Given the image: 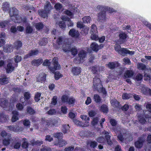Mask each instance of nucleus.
I'll return each mask as SVG.
<instances>
[{
    "label": "nucleus",
    "mask_w": 151,
    "mask_h": 151,
    "mask_svg": "<svg viewBox=\"0 0 151 151\" xmlns=\"http://www.w3.org/2000/svg\"><path fill=\"white\" fill-rule=\"evenodd\" d=\"M96 9L99 11H100L98 14V21L101 22H105L106 19V11L109 10L113 11V9H111L109 7L101 5H99L96 7Z\"/></svg>",
    "instance_id": "1"
},
{
    "label": "nucleus",
    "mask_w": 151,
    "mask_h": 151,
    "mask_svg": "<svg viewBox=\"0 0 151 151\" xmlns=\"http://www.w3.org/2000/svg\"><path fill=\"white\" fill-rule=\"evenodd\" d=\"M112 130L114 131L115 133H116L118 134V130H117L116 129L114 128V127H113L112 128ZM119 131V134H118L117 137L119 139V140L121 142H123V141L119 139V137L120 136L122 137V138L123 139H124V138H125V137L126 135V133L127 131V130H125L124 129H120L119 130H118Z\"/></svg>",
    "instance_id": "2"
},
{
    "label": "nucleus",
    "mask_w": 151,
    "mask_h": 151,
    "mask_svg": "<svg viewBox=\"0 0 151 151\" xmlns=\"http://www.w3.org/2000/svg\"><path fill=\"white\" fill-rule=\"evenodd\" d=\"M52 61L53 63V67H49V69L53 73L55 70L59 69L60 68V65L58 64L57 61L56 60V58H54L53 59Z\"/></svg>",
    "instance_id": "3"
},
{
    "label": "nucleus",
    "mask_w": 151,
    "mask_h": 151,
    "mask_svg": "<svg viewBox=\"0 0 151 151\" xmlns=\"http://www.w3.org/2000/svg\"><path fill=\"white\" fill-rule=\"evenodd\" d=\"M126 134L125 138H124V139L122 138V137L120 136L119 137L120 139L123 141V142H124L126 143L129 142L133 140L132 136L131 134L129 133L127 131Z\"/></svg>",
    "instance_id": "4"
},
{
    "label": "nucleus",
    "mask_w": 151,
    "mask_h": 151,
    "mask_svg": "<svg viewBox=\"0 0 151 151\" xmlns=\"http://www.w3.org/2000/svg\"><path fill=\"white\" fill-rule=\"evenodd\" d=\"M90 47L93 51L97 52L103 47V45L101 44L99 45L96 43L93 42L91 45Z\"/></svg>",
    "instance_id": "5"
},
{
    "label": "nucleus",
    "mask_w": 151,
    "mask_h": 151,
    "mask_svg": "<svg viewBox=\"0 0 151 151\" xmlns=\"http://www.w3.org/2000/svg\"><path fill=\"white\" fill-rule=\"evenodd\" d=\"M119 36L120 44L123 43L126 41V38L128 36L125 33L123 32H120Z\"/></svg>",
    "instance_id": "6"
},
{
    "label": "nucleus",
    "mask_w": 151,
    "mask_h": 151,
    "mask_svg": "<svg viewBox=\"0 0 151 151\" xmlns=\"http://www.w3.org/2000/svg\"><path fill=\"white\" fill-rule=\"evenodd\" d=\"M94 89L97 91L99 93L102 92L104 94L106 93V92L104 88H103V86L101 83H99L97 84L96 86H94Z\"/></svg>",
    "instance_id": "7"
},
{
    "label": "nucleus",
    "mask_w": 151,
    "mask_h": 151,
    "mask_svg": "<svg viewBox=\"0 0 151 151\" xmlns=\"http://www.w3.org/2000/svg\"><path fill=\"white\" fill-rule=\"evenodd\" d=\"M46 124L48 127H52L56 126L58 125V121L55 119H50L47 120L46 122Z\"/></svg>",
    "instance_id": "8"
},
{
    "label": "nucleus",
    "mask_w": 151,
    "mask_h": 151,
    "mask_svg": "<svg viewBox=\"0 0 151 151\" xmlns=\"http://www.w3.org/2000/svg\"><path fill=\"white\" fill-rule=\"evenodd\" d=\"M69 35L71 37L75 38L78 37L79 35V33L78 31L76 30L75 29H72L70 30Z\"/></svg>",
    "instance_id": "9"
},
{
    "label": "nucleus",
    "mask_w": 151,
    "mask_h": 151,
    "mask_svg": "<svg viewBox=\"0 0 151 151\" xmlns=\"http://www.w3.org/2000/svg\"><path fill=\"white\" fill-rule=\"evenodd\" d=\"M145 141V139L143 137H140L138 140L135 143V145L137 148H141L143 145V143Z\"/></svg>",
    "instance_id": "10"
},
{
    "label": "nucleus",
    "mask_w": 151,
    "mask_h": 151,
    "mask_svg": "<svg viewBox=\"0 0 151 151\" xmlns=\"http://www.w3.org/2000/svg\"><path fill=\"white\" fill-rule=\"evenodd\" d=\"M7 127L8 130L15 132L21 131L22 129V127L17 126H7Z\"/></svg>",
    "instance_id": "11"
},
{
    "label": "nucleus",
    "mask_w": 151,
    "mask_h": 151,
    "mask_svg": "<svg viewBox=\"0 0 151 151\" xmlns=\"http://www.w3.org/2000/svg\"><path fill=\"white\" fill-rule=\"evenodd\" d=\"M73 122L77 126L82 127H86L89 126L88 122L86 121V124H83V122L77 120L73 119Z\"/></svg>",
    "instance_id": "12"
},
{
    "label": "nucleus",
    "mask_w": 151,
    "mask_h": 151,
    "mask_svg": "<svg viewBox=\"0 0 151 151\" xmlns=\"http://www.w3.org/2000/svg\"><path fill=\"white\" fill-rule=\"evenodd\" d=\"M38 52L37 50H31L29 52L28 54L24 56V58L26 59L30 56L36 55L38 53Z\"/></svg>",
    "instance_id": "13"
},
{
    "label": "nucleus",
    "mask_w": 151,
    "mask_h": 151,
    "mask_svg": "<svg viewBox=\"0 0 151 151\" xmlns=\"http://www.w3.org/2000/svg\"><path fill=\"white\" fill-rule=\"evenodd\" d=\"M103 133L105 135V137L108 144L109 145H111L112 144V142L110 140V136L109 135V133L106 131L103 132Z\"/></svg>",
    "instance_id": "14"
},
{
    "label": "nucleus",
    "mask_w": 151,
    "mask_h": 151,
    "mask_svg": "<svg viewBox=\"0 0 151 151\" xmlns=\"http://www.w3.org/2000/svg\"><path fill=\"white\" fill-rule=\"evenodd\" d=\"M71 71L75 75H77L80 74L81 70L80 67H74L72 68Z\"/></svg>",
    "instance_id": "15"
},
{
    "label": "nucleus",
    "mask_w": 151,
    "mask_h": 151,
    "mask_svg": "<svg viewBox=\"0 0 151 151\" xmlns=\"http://www.w3.org/2000/svg\"><path fill=\"white\" fill-rule=\"evenodd\" d=\"M134 74V72L131 70H127L124 73V77L126 78H131Z\"/></svg>",
    "instance_id": "16"
},
{
    "label": "nucleus",
    "mask_w": 151,
    "mask_h": 151,
    "mask_svg": "<svg viewBox=\"0 0 151 151\" xmlns=\"http://www.w3.org/2000/svg\"><path fill=\"white\" fill-rule=\"evenodd\" d=\"M43 62V60L42 59H39L37 60H35L32 62L33 65L38 66L41 64Z\"/></svg>",
    "instance_id": "17"
},
{
    "label": "nucleus",
    "mask_w": 151,
    "mask_h": 151,
    "mask_svg": "<svg viewBox=\"0 0 151 151\" xmlns=\"http://www.w3.org/2000/svg\"><path fill=\"white\" fill-rule=\"evenodd\" d=\"M71 46H72L69 44L63 45V50L64 51L66 52H69L70 51Z\"/></svg>",
    "instance_id": "18"
},
{
    "label": "nucleus",
    "mask_w": 151,
    "mask_h": 151,
    "mask_svg": "<svg viewBox=\"0 0 151 151\" xmlns=\"http://www.w3.org/2000/svg\"><path fill=\"white\" fill-rule=\"evenodd\" d=\"M52 9V6H51V4L49 2L47 1L45 4L44 9L47 11V12H49Z\"/></svg>",
    "instance_id": "19"
},
{
    "label": "nucleus",
    "mask_w": 151,
    "mask_h": 151,
    "mask_svg": "<svg viewBox=\"0 0 151 151\" xmlns=\"http://www.w3.org/2000/svg\"><path fill=\"white\" fill-rule=\"evenodd\" d=\"M46 74L44 73L40 74L37 78V81L39 82H43L45 80Z\"/></svg>",
    "instance_id": "20"
},
{
    "label": "nucleus",
    "mask_w": 151,
    "mask_h": 151,
    "mask_svg": "<svg viewBox=\"0 0 151 151\" xmlns=\"http://www.w3.org/2000/svg\"><path fill=\"white\" fill-rule=\"evenodd\" d=\"M22 43L21 41L18 40L16 41L14 44V47L17 50L19 49L22 46Z\"/></svg>",
    "instance_id": "21"
},
{
    "label": "nucleus",
    "mask_w": 151,
    "mask_h": 151,
    "mask_svg": "<svg viewBox=\"0 0 151 151\" xmlns=\"http://www.w3.org/2000/svg\"><path fill=\"white\" fill-rule=\"evenodd\" d=\"M13 48L12 46L6 45L4 47V51L6 52H11L13 51Z\"/></svg>",
    "instance_id": "22"
},
{
    "label": "nucleus",
    "mask_w": 151,
    "mask_h": 151,
    "mask_svg": "<svg viewBox=\"0 0 151 151\" xmlns=\"http://www.w3.org/2000/svg\"><path fill=\"white\" fill-rule=\"evenodd\" d=\"M13 115L12 119V122H14L18 119V112L16 111H13L12 112Z\"/></svg>",
    "instance_id": "23"
},
{
    "label": "nucleus",
    "mask_w": 151,
    "mask_h": 151,
    "mask_svg": "<svg viewBox=\"0 0 151 151\" xmlns=\"http://www.w3.org/2000/svg\"><path fill=\"white\" fill-rule=\"evenodd\" d=\"M9 13L11 17L15 16L17 14V10L15 8H12L10 9Z\"/></svg>",
    "instance_id": "24"
},
{
    "label": "nucleus",
    "mask_w": 151,
    "mask_h": 151,
    "mask_svg": "<svg viewBox=\"0 0 151 151\" xmlns=\"http://www.w3.org/2000/svg\"><path fill=\"white\" fill-rule=\"evenodd\" d=\"M107 66L109 68L111 69H114L115 67L118 66V64L116 62H110L108 64Z\"/></svg>",
    "instance_id": "25"
},
{
    "label": "nucleus",
    "mask_w": 151,
    "mask_h": 151,
    "mask_svg": "<svg viewBox=\"0 0 151 151\" xmlns=\"http://www.w3.org/2000/svg\"><path fill=\"white\" fill-rule=\"evenodd\" d=\"M79 58L81 61L83 60L86 56V52L83 50H81L79 53L78 54Z\"/></svg>",
    "instance_id": "26"
},
{
    "label": "nucleus",
    "mask_w": 151,
    "mask_h": 151,
    "mask_svg": "<svg viewBox=\"0 0 151 151\" xmlns=\"http://www.w3.org/2000/svg\"><path fill=\"white\" fill-rule=\"evenodd\" d=\"M141 89L142 92L145 94H147L148 93L150 90V89L144 85L141 86Z\"/></svg>",
    "instance_id": "27"
},
{
    "label": "nucleus",
    "mask_w": 151,
    "mask_h": 151,
    "mask_svg": "<svg viewBox=\"0 0 151 151\" xmlns=\"http://www.w3.org/2000/svg\"><path fill=\"white\" fill-rule=\"evenodd\" d=\"M14 68L12 66V63H9L7 65V68L6 71L7 73H9L11 72L14 70Z\"/></svg>",
    "instance_id": "28"
},
{
    "label": "nucleus",
    "mask_w": 151,
    "mask_h": 151,
    "mask_svg": "<svg viewBox=\"0 0 151 151\" xmlns=\"http://www.w3.org/2000/svg\"><path fill=\"white\" fill-rule=\"evenodd\" d=\"M8 101L4 99H0V106L2 107H4L8 105Z\"/></svg>",
    "instance_id": "29"
},
{
    "label": "nucleus",
    "mask_w": 151,
    "mask_h": 151,
    "mask_svg": "<svg viewBox=\"0 0 151 151\" xmlns=\"http://www.w3.org/2000/svg\"><path fill=\"white\" fill-rule=\"evenodd\" d=\"M138 119L139 122L142 124L146 122L147 120L144 117V115L142 114H140L138 116Z\"/></svg>",
    "instance_id": "30"
},
{
    "label": "nucleus",
    "mask_w": 151,
    "mask_h": 151,
    "mask_svg": "<svg viewBox=\"0 0 151 151\" xmlns=\"http://www.w3.org/2000/svg\"><path fill=\"white\" fill-rule=\"evenodd\" d=\"M12 140L11 137L8 138H5L3 140V144L5 145H9L10 142Z\"/></svg>",
    "instance_id": "31"
},
{
    "label": "nucleus",
    "mask_w": 151,
    "mask_h": 151,
    "mask_svg": "<svg viewBox=\"0 0 151 151\" xmlns=\"http://www.w3.org/2000/svg\"><path fill=\"white\" fill-rule=\"evenodd\" d=\"M128 52V50L126 48H122L119 54L122 56H125L127 54Z\"/></svg>",
    "instance_id": "32"
},
{
    "label": "nucleus",
    "mask_w": 151,
    "mask_h": 151,
    "mask_svg": "<svg viewBox=\"0 0 151 151\" xmlns=\"http://www.w3.org/2000/svg\"><path fill=\"white\" fill-rule=\"evenodd\" d=\"M20 101L22 103L23 105H26L27 104H30L32 103L30 101H28L25 98L23 97H22L20 98Z\"/></svg>",
    "instance_id": "33"
},
{
    "label": "nucleus",
    "mask_w": 151,
    "mask_h": 151,
    "mask_svg": "<svg viewBox=\"0 0 151 151\" xmlns=\"http://www.w3.org/2000/svg\"><path fill=\"white\" fill-rule=\"evenodd\" d=\"M148 114L144 113V116L145 117L146 122L151 123V113L148 112Z\"/></svg>",
    "instance_id": "34"
},
{
    "label": "nucleus",
    "mask_w": 151,
    "mask_h": 151,
    "mask_svg": "<svg viewBox=\"0 0 151 151\" xmlns=\"http://www.w3.org/2000/svg\"><path fill=\"white\" fill-rule=\"evenodd\" d=\"M72 55L75 56L78 53V51L76 48L73 46H72L71 47L70 51Z\"/></svg>",
    "instance_id": "35"
},
{
    "label": "nucleus",
    "mask_w": 151,
    "mask_h": 151,
    "mask_svg": "<svg viewBox=\"0 0 151 151\" xmlns=\"http://www.w3.org/2000/svg\"><path fill=\"white\" fill-rule=\"evenodd\" d=\"M137 68L139 70H144L146 68V65L142 63H138L137 65Z\"/></svg>",
    "instance_id": "36"
},
{
    "label": "nucleus",
    "mask_w": 151,
    "mask_h": 151,
    "mask_svg": "<svg viewBox=\"0 0 151 151\" xmlns=\"http://www.w3.org/2000/svg\"><path fill=\"white\" fill-rule=\"evenodd\" d=\"M7 117L4 114L0 113V122H5L7 120Z\"/></svg>",
    "instance_id": "37"
},
{
    "label": "nucleus",
    "mask_w": 151,
    "mask_h": 151,
    "mask_svg": "<svg viewBox=\"0 0 151 151\" xmlns=\"http://www.w3.org/2000/svg\"><path fill=\"white\" fill-rule=\"evenodd\" d=\"M93 99L96 103H100L101 101L100 96L97 94H95L94 95Z\"/></svg>",
    "instance_id": "38"
},
{
    "label": "nucleus",
    "mask_w": 151,
    "mask_h": 151,
    "mask_svg": "<svg viewBox=\"0 0 151 151\" xmlns=\"http://www.w3.org/2000/svg\"><path fill=\"white\" fill-rule=\"evenodd\" d=\"M8 78H4L0 79V83L1 85L7 83L9 81Z\"/></svg>",
    "instance_id": "39"
},
{
    "label": "nucleus",
    "mask_w": 151,
    "mask_h": 151,
    "mask_svg": "<svg viewBox=\"0 0 151 151\" xmlns=\"http://www.w3.org/2000/svg\"><path fill=\"white\" fill-rule=\"evenodd\" d=\"M145 106L146 108L148 111L146 112V113L148 114V112L151 113V104L150 102H147L145 104Z\"/></svg>",
    "instance_id": "40"
},
{
    "label": "nucleus",
    "mask_w": 151,
    "mask_h": 151,
    "mask_svg": "<svg viewBox=\"0 0 151 151\" xmlns=\"http://www.w3.org/2000/svg\"><path fill=\"white\" fill-rule=\"evenodd\" d=\"M111 103L112 106L115 107L118 106L119 104V102L115 99L111 100Z\"/></svg>",
    "instance_id": "41"
},
{
    "label": "nucleus",
    "mask_w": 151,
    "mask_h": 151,
    "mask_svg": "<svg viewBox=\"0 0 151 151\" xmlns=\"http://www.w3.org/2000/svg\"><path fill=\"white\" fill-rule=\"evenodd\" d=\"M2 8L5 11L8 10L9 9V4L7 2L4 3L2 5Z\"/></svg>",
    "instance_id": "42"
},
{
    "label": "nucleus",
    "mask_w": 151,
    "mask_h": 151,
    "mask_svg": "<svg viewBox=\"0 0 151 151\" xmlns=\"http://www.w3.org/2000/svg\"><path fill=\"white\" fill-rule=\"evenodd\" d=\"M89 28L87 27L84 26L81 31V33L83 35H86L88 33Z\"/></svg>",
    "instance_id": "43"
},
{
    "label": "nucleus",
    "mask_w": 151,
    "mask_h": 151,
    "mask_svg": "<svg viewBox=\"0 0 151 151\" xmlns=\"http://www.w3.org/2000/svg\"><path fill=\"white\" fill-rule=\"evenodd\" d=\"M91 18L89 16H86L82 18L83 22L84 23H90L91 21Z\"/></svg>",
    "instance_id": "44"
},
{
    "label": "nucleus",
    "mask_w": 151,
    "mask_h": 151,
    "mask_svg": "<svg viewBox=\"0 0 151 151\" xmlns=\"http://www.w3.org/2000/svg\"><path fill=\"white\" fill-rule=\"evenodd\" d=\"M91 34H95L97 32V29L96 26L94 24L92 25L91 27Z\"/></svg>",
    "instance_id": "45"
},
{
    "label": "nucleus",
    "mask_w": 151,
    "mask_h": 151,
    "mask_svg": "<svg viewBox=\"0 0 151 151\" xmlns=\"http://www.w3.org/2000/svg\"><path fill=\"white\" fill-rule=\"evenodd\" d=\"M88 144L91 147L94 148L97 146V143L95 141H91L88 142Z\"/></svg>",
    "instance_id": "46"
},
{
    "label": "nucleus",
    "mask_w": 151,
    "mask_h": 151,
    "mask_svg": "<svg viewBox=\"0 0 151 151\" xmlns=\"http://www.w3.org/2000/svg\"><path fill=\"white\" fill-rule=\"evenodd\" d=\"M93 86H96L97 84H98L99 83H101V80L99 78L95 77L93 78Z\"/></svg>",
    "instance_id": "47"
},
{
    "label": "nucleus",
    "mask_w": 151,
    "mask_h": 151,
    "mask_svg": "<svg viewBox=\"0 0 151 151\" xmlns=\"http://www.w3.org/2000/svg\"><path fill=\"white\" fill-rule=\"evenodd\" d=\"M26 30L27 33H31L33 31V29L32 27L28 24L27 26Z\"/></svg>",
    "instance_id": "48"
},
{
    "label": "nucleus",
    "mask_w": 151,
    "mask_h": 151,
    "mask_svg": "<svg viewBox=\"0 0 151 151\" xmlns=\"http://www.w3.org/2000/svg\"><path fill=\"white\" fill-rule=\"evenodd\" d=\"M132 96L133 95L132 94L125 93L123 94L122 97L123 99H129L130 98L132 97Z\"/></svg>",
    "instance_id": "49"
},
{
    "label": "nucleus",
    "mask_w": 151,
    "mask_h": 151,
    "mask_svg": "<svg viewBox=\"0 0 151 151\" xmlns=\"http://www.w3.org/2000/svg\"><path fill=\"white\" fill-rule=\"evenodd\" d=\"M70 127L68 124L65 125L63 126L62 129V131L64 133H67V131L69 130Z\"/></svg>",
    "instance_id": "50"
},
{
    "label": "nucleus",
    "mask_w": 151,
    "mask_h": 151,
    "mask_svg": "<svg viewBox=\"0 0 151 151\" xmlns=\"http://www.w3.org/2000/svg\"><path fill=\"white\" fill-rule=\"evenodd\" d=\"M49 13V12H47V11L44 9V11L41 12L40 14L42 17L45 18L47 17V14Z\"/></svg>",
    "instance_id": "51"
},
{
    "label": "nucleus",
    "mask_w": 151,
    "mask_h": 151,
    "mask_svg": "<svg viewBox=\"0 0 151 151\" xmlns=\"http://www.w3.org/2000/svg\"><path fill=\"white\" fill-rule=\"evenodd\" d=\"M101 111L104 113H107L108 111V109L107 106L105 104L102 105L101 108Z\"/></svg>",
    "instance_id": "52"
},
{
    "label": "nucleus",
    "mask_w": 151,
    "mask_h": 151,
    "mask_svg": "<svg viewBox=\"0 0 151 151\" xmlns=\"http://www.w3.org/2000/svg\"><path fill=\"white\" fill-rule=\"evenodd\" d=\"M24 95L25 99L28 101H29L28 100L31 97V95L28 92H25L24 93Z\"/></svg>",
    "instance_id": "53"
},
{
    "label": "nucleus",
    "mask_w": 151,
    "mask_h": 151,
    "mask_svg": "<svg viewBox=\"0 0 151 151\" xmlns=\"http://www.w3.org/2000/svg\"><path fill=\"white\" fill-rule=\"evenodd\" d=\"M35 27L37 29L40 30L43 27V25L41 22H39L36 24Z\"/></svg>",
    "instance_id": "54"
},
{
    "label": "nucleus",
    "mask_w": 151,
    "mask_h": 151,
    "mask_svg": "<svg viewBox=\"0 0 151 151\" xmlns=\"http://www.w3.org/2000/svg\"><path fill=\"white\" fill-rule=\"evenodd\" d=\"M47 43V39L45 38H42V40L39 42V44L41 45H45Z\"/></svg>",
    "instance_id": "55"
},
{
    "label": "nucleus",
    "mask_w": 151,
    "mask_h": 151,
    "mask_svg": "<svg viewBox=\"0 0 151 151\" xmlns=\"http://www.w3.org/2000/svg\"><path fill=\"white\" fill-rule=\"evenodd\" d=\"M1 135L3 137L5 138H8V137H11L10 134H7L5 131H2L1 132Z\"/></svg>",
    "instance_id": "56"
},
{
    "label": "nucleus",
    "mask_w": 151,
    "mask_h": 151,
    "mask_svg": "<svg viewBox=\"0 0 151 151\" xmlns=\"http://www.w3.org/2000/svg\"><path fill=\"white\" fill-rule=\"evenodd\" d=\"M69 98L66 95H64L61 98L62 101L63 102H67L68 103Z\"/></svg>",
    "instance_id": "57"
},
{
    "label": "nucleus",
    "mask_w": 151,
    "mask_h": 151,
    "mask_svg": "<svg viewBox=\"0 0 151 151\" xmlns=\"http://www.w3.org/2000/svg\"><path fill=\"white\" fill-rule=\"evenodd\" d=\"M27 110V112L30 114H33L35 113L34 110L30 107H28Z\"/></svg>",
    "instance_id": "58"
},
{
    "label": "nucleus",
    "mask_w": 151,
    "mask_h": 151,
    "mask_svg": "<svg viewBox=\"0 0 151 151\" xmlns=\"http://www.w3.org/2000/svg\"><path fill=\"white\" fill-rule=\"evenodd\" d=\"M96 140L99 143H103L105 142V138L102 137H100L97 138Z\"/></svg>",
    "instance_id": "59"
},
{
    "label": "nucleus",
    "mask_w": 151,
    "mask_h": 151,
    "mask_svg": "<svg viewBox=\"0 0 151 151\" xmlns=\"http://www.w3.org/2000/svg\"><path fill=\"white\" fill-rule=\"evenodd\" d=\"M143 77V76L140 74H138L136 75L135 78H134L136 81H140L141 80Z\"/></svg>",
    "instance_id": "60"
},
{
    "label": "nucleus",
    "mask_w": 151,
    "mask_h": 151,
    "mask_svg": "<svg viewBox=\"0 0 151 151\" xmlns=\"http://www.w3.org/2000/svg\"><path fill=\"white\" fill-rule=\"evenodd\" d=\"M114 49L115 50L119 53L122 49L121 46L119 44H116L114 45Z\"/></svg>",
    "instance_id": "61"
},
{
    "label": "nucleus",
    "mask_w": 151,
    "mask_h": 151,
    "mask_svg": "<svg viewBox=\"0 0 151 151\" xmlns=\"http://www.w3.org/2000/svg\"><path fill=\"white\" fill-rule=\"evenodd\" d=\"M62 7V5L60 3L56 4L54 6L55 9L58 11L60 10L61 9Z\"/></svg>",
    "instance_id": "62"
},
{
    "label": "nucleus",
    "mask_w": 151,
    "mask_h": 151,
    "mask_svg": "<svg viewBox=\"0 0 151 151\" xmlns=\"http://www.w3.org/2000/svg\"><path fill=\"white\" fill-rule=\"evenodd\" d=\"M63 136V134L62 133H56L54 134V137L55 138H57L58 139H60Z\"/></svg>",
    "instance_id": "63"
},
{
    "label": "nucleus",
    "mask_w": 151,
    "mask_h": 151,
    "mask_svg": "<svg viewBox=\"0 0 151 151\" xmlns=\"http://www.w3.org/2000/svg\"><path fill=\"white\" fill-rule=\"evenodd\" d=\"M63 76L59 72L57 71L55 73V77L56 80H58Z\"/></svg>",
    "instance_id": "64"
}]
</instances>
